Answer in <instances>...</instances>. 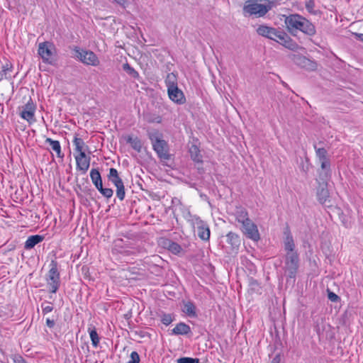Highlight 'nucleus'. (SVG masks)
I'll list each match as a JSON object with an SVG mask.
<instances>
[{
  "mask_svg": "<svg viewBox=\"0 0 363 363\" xmlns=\"http://www.w3.org/2000/svg\"><path fill=\"white\" fill-rule=\"evenodd\" d=\"M284 23L287 30L293 35H296L298 31L308 36H313L316 33L315 26L301 15L290 14L286 16Z\"/></svg>",
  "mask_w": 363,
  "mask_h": 363,
  "instance_id": "obj_1",
  "label": "nucleus"
},
{
  "mask_svg": "<svg viewBox=\"0 0 363 363\" xmlns=\"http://www.w3.org/2000/svg\"><path fill=\"white\" fill-rule=\"evenodd\" d=\"M147 135L157 156L162 160H169L168 144L164 140L162 139V135L159 131L156 130L148 131Z\"/></svg>",
  "mask_w": 363,
  "mask_h": 363,
  "instance_id": "obj_2",
  "label": "nucleus"
},
{
  "mask_svg": "<svg viewBox=\"0 0 363 363\" xmlns=\"http://www.w3.org/2000/svg\"><path fill=\"white\" fill-rule=\"evenodd\" d=\"M57 261L52 259L50 264V269L46 275L45 280L49 291L55 294L60 286V276L58 271Z\"/></svg>",
  "mask_w": 363,
  "mask_h": 363,
  "instance_id": "obj_3",
  "label": "nucleus"
},
{
  "mask_svg": "<svg viewBox=\"0 0 363 363\" xmlns=\"http://www.w3.org/2000/svg\"><path fill=\"white\" fill-rule=\"evenodd\" d=\"M271 8L269 4H261L257 0H249L245 3L243 7V11L250 16L262 17L264 16Z\"/></svg>",
  "mask_w": 363,
  "mask_h": 363,
  "instance_id": "obj_4",
  "label": "nucleus"
},
{
  "mask_svg": "<svg viewBox=\"0 0 363 363\" xmlns=\"http://www.w3.org/2000/svg\"><path fill=\"white\" fill-rule=\"evenodd\" d=\"M299 267V257L297 252L286 253L284 258V271L290 278H295Z\"/></svg>",
  "mask_w": 363,
  "mask_h": 363,
  "instance_id": "obj_5",
  "label": "nucleus"
},
{
  "mask_svg": "<svg viewBox=\"0 0 363 363\" xmlns=\"http://www.w3.org/2000/svg\"><path fill=\"white\" fill-rule=\"evenodd\" d=\"M74 51L75 52L76 57L85 65L96 67L100 63L96 55L91 50H83L75 47Z\"/></svg>",
  "mask_w": 363,
  "mask_h": 363,
  "instance_id": "obj_6",
  "label": "nucleus"
},
{
  "mask_svg": "<svg viewBox=\"0 0 363 363\" xmlns=\"http://www.w3.org/2000/svg\"><path fill=\"white\" fill-rule=\"evenodd\" d=\"M191 222L194 228L197 229L199 238L204 241L209 240L211 231L208 225L197 216H193Z\"/></svg>",
  "mask_w": 363,
  "mask_h": 363,
  "instance_id": "obj_7",
  "label": "nucleus"
},
{
  "mask_svg": "<svg viewBox=\"0 0 363 363\" xmlns=\"http://www.w3.org/2000/svg\"><path fill=\"white\" fill-rule=\"evenodd\" d=\"M313 147L315 150L316 157L320 163L321 169L325 171V175L328 176L331 172L328 151L323 147H317L316 144L313 145Z\"/></svg>",
  "mask_w": 363,
  "mask_h": 363,
  "instance_id": "obj_8",
  "label": "nucleus"
},
{
  "mask_svg": "<svg viewBox=\"0 0 363 363\" xmlns=\"http://www.w3.org/2000/svg\"><path fill=\"white\" fill-rule=\"evenodd\" d=\"M274 41L279 43L286 48L296 51L299 48L298 45L284 30H279Z\"/></svg>",
  "mask_w": 363,
  "mask_h": 363,
  "instance_id": "obj_9",
  "label": "nucleus"
},
{
  "mask_svg": "<svg viewBox=\"0 0 363 363\" xmlns=\"http://www.w3.org/2000/svg\"><path fill=\"white\" fill-rule=\"evenodd\" d=\"M242 233L250 239L258 241L260 239L259 230L256 224L251 220L246 221L241 225Z\"/></svg>",
  "mask_w": 363,
  "mask_h": 363,
  "instance_id": "obj_10",
  "label": "nucleus"
},
{
  "mask_svg": "<svg viewBox=\"0 0 363 363\" xmlns=\"http://www.w3.org/2000/svg\"><path fill=\"white\" fill-rule=\"evenodd\" d=\"M35 105L30 98L28 101L21 107V111H20L19 115L23 119L27 121L30 124H31L35 121Z\"/></svg>",
  "mask_w": 363,
  "mask_h": 363,
  "instance_id": "obj_11",
  "label": "nucleus"
},
{
  "mask_svg": "<svg viewBox=\"0 0 363 363\" xmlns=\"http://www.w3.org/2000/svg\"><path fill=\"white\" fill-rule=\"evenodd\" d=\"M54 45L50 42H44L39 44L38 54L45 63H51L53 55Z\"/></svg>",
  "mask_w": 363,
  "mask_h": 363,
  "instance_id": "obj_12",
  "label": "nucleus"
},
{
  "mask_svg": "<svg viewBox=\"0 0 363 363\" xmlns=\"http://www.w3.org/2000/svg\"><path fill=\"white\" fill-rule=\"evenodd\" d=\"M167 94L169 99L177 104L181 105L186 102L184 94L178 86L167 89Z\"/></svg>",
  "mask_w": 363,
  "mask_h": 363,
  "instance_id": "obj_13",
  "label": "nucleus"
},
{
  "mask_svg": "<svg viewBox=\"0 0 363 363\" xmlns=\"http://www.w3.org/2000/svg\"><path fill=\"white\" fill-rule=\"evenodd\" d=\"M77 168L85 173L90 166V157H87L85 152H81L75 156Z\"/></svg>",
  "mask_w": 363,
  "mask_h": 363,
  "instance_id": "obj_14",
  "label": "nucleus"
},
{
  "mask_svg": "<svg viewBox=\"0 0 363 363\" xmlns=\"http://www.w3.org/2000/svg\"><path fill=\"white\" fill-rule=\"evenodd\" d=\"M122 240H117L114 242V247L112 249L113 253H120L124 256L135 255L136 250L132 248H123L122 247Z\"/></svg>",
  "mask_w": 363,
  "mask_h": 363,
  "instance_id": "obj_15",
  "label": "nucleus"
},
{
  "mask_svg": "<svg viewBox=\"0 0 363 363\" xmlns=\"http://www.w3.org/2000/svg\"><path fill=\"white\" fill-rule=\"evenodd\" d=\"M191 160L196 163H203V157L199 147L196 143H192L189 149Z\"/></svg>",
  "mask_w": 363,
  "mask_h": 363,
  "instance_id": "obj_16",
  "label": "nucleus"
},
{
  "mask_svg": "<svg viewBox=\"0 0 363 363\" xmlns=\"http://www.w3.org/2000/svg\"><path fill=\"white\" fill-rule=\"evenodd\" d=\"M317 197L321 204H325L328 200L330 194L326 184H323L319 186L317 190Z\"/></svg>",
  "mask_w": 363,
  "mask_h": 363,
  "instance_id": "obj_17",
  "label": "nucleus"
},
{
  "mask_svg": "<svg viewBox=\"0 0 363 363\" xmlns=\"http://www.w3.org/2000/svg\"><path fill=\"white\" fill-rule=\"evenodd\" d=\"M191 333V328L184 323H179L172 330V334L175 335H184Z\"/></svg>",
  "mask_w": 363,
  "mask_h": 363,
  "instance_id": "obj_18",
  "label": "nucleus"
},
{
  "mask_svg": "<svg viewBox=\"0 0 363 363\" xmlns=\"http://www.w3.org/2000/svg\"><path fill=\"white\" fill-rule=\"evenodd\" d=\"M234 215L235 220L241 225L246 221H249V219H250L247 210L242 207L237 208Z\"/></svg>",
  "mask_w": 363,
  "mask_h": 363,
  "instance_id": "obj_19",
  "label": "nucleus"
},
{
  "mask_svg": "<svg viewBox=\"0 0 363 363\" xmlns=\"http://www.w3.org/2000/svg\"><path fill=\"white\" fill-rule=\"evenodd\" d=\"M44 239V237L43 235H31L28 238L27 240L25 242L24 247L26 250L31 249L34 247L37 244L42 242Z\"/></svg>",
  "mask_w": 363,
  "mask_h": 363,
  "instance_id": "obj_20",
  "label": "nucleus"
},
{
  "mask_svg": "<svg viewBox=\"0 0 363 363\" xmlns=\"http://www.w3.org/2000/svg\"><path fill=\"white\" fill-rule=\"evenodd\" d=\"M45 143H48L50 145L51 149L56 152L58 157H64V154L62 153L60 143L58 140H54L50 138H47Z\"/></svg>",
  "mask_w": 363,
  "mask_h": 363,
  "instance_id": "obj_21",
  "label": "nucleus"
},
{
  "mask_svg": "<svg viewBox=\"0 0 363 363\" xmlns=\"http://www.w3.org/2000/svg\"><path fill=\"white\" fill-rule=\"evenodd\" d=\"M182 311L189 317H196L197 315L196 306L191 301L184 302Z\"/></svg>",
  "mask_w": 363,
  "mask_h": 363,
  "instance_id": "obj_22",
  "label": "nucleus"
},
{
  "mask_svg": "<svg viewBox=\"0 0 363 363\" xmlns=\"http://www.w3.org/2000/svg\"><path fill=\"white\" fill-rule=\"evenodd\" d=\"M108 179L116 186L123 184L122 179L120 178V177L118 175V172L117 169L115 168H111L109 169V174L108 175Z\"/></svg>",
  "mask_w": 363,
  "mask_h": 363,
  "instance_id": "obj_23",
  "label": "nucleus"
},
{
  "mask_svg": "<svg viewBox=\"0 0 363 363\" xmlns=\"http://www.w3.org/2000/svg\"><path fill=\"white\" fill-rule=\"evenodd\" d=\"M126 142L129 143L132 148L136 150L138 152H141L142 142L138 137L128 135L126 138Z\"/></svg>",
  "mask_w": 363,
  "mask_h": 363,
  "instance_id": "obj_24",
  "label": "nucleus"
},
{
  "mask_svg": "<svg viewBox=\"0 0 363 363\" xmlns=\"http://www.w3.org/2000/svg\"><path fill=\"white\" fill-rule=\"evenodd\" d=\"M90 177L92 183L97 189L103 184L100 172L96 169H92L90 172Z\"/></svg>",
  "mask_w": 363,
  "mask_h": 363,
  "instance_id": "obj_25",
  "label": "nucleus"
},
{
  "mask_svg": "<svg viewBox=\"0 0 363 363\" xmlns=\"http://www.w3.org/2000/svg\"><path fill=\"white\" fill-rule=\"evenodd\" d=\"M295 244L292 235L289 233L286 235L284 240V249L286 253L289 252H296L294 250Z\"/></svg>",
  "mask_w": 363,
  "mask_h": 363,
  "instance_id": "obj_26",
  "label": "nucleus"
},
{
  "mask_svg": "<svg viewBox=\"0 0 363 363\" xmlns=\"http://www.w3.org/2000/svg\"><path fill=\"white\" fill-rule=\"evenodd\" d=\"M227 242L231 245L233 247H238L240 244V240L238 236L235 233L230 232L227 234Z\"/></svg>",
  "mask_w": 363,
  "mask_h": 363,
  "instance_id": "obj_27",
  "label": "nucleus"
},
{
  "mask_svg": "<svg viewBox=\"0 0 363 363\" xmlns=\"http://www.w3.org/2000/svg\"><path fill=\"white\" fill-rule=\"evenodd\" d=\"M165 84L167 89L178 86L177 76L172 72L169 73L165 79Z\"/></svg>",
  "mask_w": 363,
  "mask_h": 363,
  "instance_id": "obj_28",
  "label": "nucleus"
},
{
  "mask_svg": "<svg viewBox=\"0 0 363 363\" xmlns=\"http://www.w3.org/2000/svg\"><path fill=\"white\" fill-rule=\"evenodd\" d=\"M88 331L89 333L90 338L91 340L92 345L96 347L99 345L100 338L94 327L89 328Z\"/></svg>",
  "mask_w": 363,
  "mask_h": 363,
  "instance_id": "obj_29",
  "label": "nucleus"
},
{
  "mask_svg": "<svg viewBox=\"0 0 363 363\" xmlns=\"http://www.w3.org/2000/svg\"><path fill=\"white\" fill-rule=\"evenodd\" d=\"M274 30V28L261 25L257 28V33L263 37L268 38L271 31Z\"/></svg>",
  "mask_w": 363,
  "mask_h": 363,
  "instance_id": "obj_30",
  "label": "nucleus"
},
{
  "mask_svg": "<svg viewBox=\"0 0 363 363\" xmlns=\"http://www.w3.org/2000/svg\"><path fill=\"white\" fill-rule=\"evenodd\" d=\"M123 69L133 78L138 79L140 77L139 73L134 68L130 67L128 63L123 64Z\"/></svg>",
  "mask_w": 363,
  "mask_h": 363,
  "instance_id": "obj_31",
  "label": "nucleus"
},
{
  "mask_svg": "<svg viewBox=\"0 0 363 363\" xmlns=\"http://www.w3.org/2000/svg\"><path fill=\"white\" fill-rule=\"evenodd\" d=\"M73 143L75 146V150L78 152L79 154L81 152H85L84 150L85 143L82 138L75 137L73 140Z\"/></svg>",
  "mask_w": 363,
  "mask_h": 363,
  "instance_id": "obj_32",
  "label": "nucleus"
},
{
  "mask_svg": "<svg viewBox=\"0 0 363 363\" xmlns=\"http://www.w3.org/2000/svg\"><path fill=\"white\" fill-rule=\"evenodd\" d=\"M167 248L174 255L179 254L182 250V247L178 243L170 240L168 241Z\"/></svg>",
  "mask_w": 363,
  "mask_h": 363,
  "instance_id": "obj_33",
  "label": "nucleus"
},
{
  "mask_svg": "<svg viewBox=\"0 0 363 363\" xmlns=\"http://www.w3.org/2000/svg\"><path fill=\"white\" fill-rule=\"evenodd\" d=\"M98 191L106 199L112 197L113 191L110 188H104L103 184L97 188Z\"/></svg>",
  "mask_w": 363,
  "mask_h": 363,
  "instance_id": "obj_34",
  "label": "nucleus"
},
{
  "mask_svg": "<svg viewBox=\"0 0 363 363\" xmlns=\"http://www.w3.org/2000/svg\"><path fill=\"white\" fill-rule=\"evenodd\" d=\"M12 65L9 62H6L4 66H3V68H2V70L0 73L1 74V79H3V77L7 79L9 78V77L7 76V74L8 72H11L12 70Z\"/></svg>",
  "mask_w": 363,
  "mask_h": 363,
  "instance_id": "obj_35",
  "label": "nucleus"
},
{
  "mask_svg": "<svg viewBox=\"0 0 363 363\" xmlns=\"http://www.w3.org/2000/svg\"><path fill=\"white\" fill-rule=\"evenodd\" d=\"M116 196L121 200L123 201L125 198V187L123 184L116 186Z\"/></svg>",
  "mask_w": 363,
  "mask_h": 363,
  "instance_id": "obj_36",
  "label": "nucleus"
},
{
  "mask_svg": "<svg viewBox=\"0 0 363 363\" xmlns=\"http://www.w3.org/2000/svg\"><path fill=\"white\" fill-rule=\"evenodd\" d=\"M177 363H199L198 358L181 357L177 360Z\"/></svg>",
  "mask_w": 363,
  "mask_h": 363,
  "instance_id": "obj_37",
  "label": "nucleus"
},
{
  "mask_svg": "<svg viewBox=\"0 0 363 363\" xmlns=\"http://www.w3.org/2000/svg\"><path fill=\"white\" fill-rule=\"evenodd\" d=\"M161 321L165 325H169L172 321L173 318L171 314L164 313L161 316Z\"/></svg>",
  "mask_w": 363,
  "mask_h": 363,
  "instance_id": "obj_38",
  "label": "nucleus"
},
{
  "mask_svg": "<svg viewBox=\"0 0 363 363\" xmlns=\"http://www.w3.org/2000/svg\"><path fill=\"white\" fill-rule=\"evenodd\" d=\"M306 9L310 13L313 14H315V11L314 10L315 8V1L314 0H308L306 2Z\"/></svg>",
  "mask_w": 363,
  "mask_h": 363,
  "instance_id": "obj_39",
  "label": "nucleus"
},
{
  "mask_svg": "<svg viewBox=\"0 0 363 363\" xmlns=\"http://www.w3.org/2000/svg\"><path fill=\"white\" fill-rule=\"evenodd\" d=\"M126 363H140V357L137 352L133 351L130 354V359Z\"/></svg>",
  "mask_w": 363,
  "mask_h": 363,
  "instance_id": "obj_40",
  "label": "nucleus"
},
{
  "mask_svg": "<svg viewBox=\"0 0 363 363\" xmlns=\"http://www.w3.org/2000/svg\"><path fill=\"white\" fill-rule=\"evenodd\" d=\"M41 308H42V312L44 315L52 311V310H53V307L52 306H50V305L44 306V303H42Z\"/></svg>",
  "mask_w": 363,
  "mask_h": 363,
  "instance_id": "obj_41",
  "label": "nucleus"
},
{
  "mask_svg": "<svg viewBox=\"0 0 363 363\" xmlns=\"http://www.w3.org/2000/svg\"><path fill=\"white\" fill-rule=\"evenodd\" d=\"M13 360L14 363H26V360L19 354H15L13 357Z\"/></svg>",
  "mask_w": 363,
  "mask_h": 363,
  "instance_id": "obj_42",
  "label": "nucleus"
},
{
  "mask_svg": "<svg viewBox=\"0 0 363 363\" xmlns=\"http://www.w3.org/2000/svg\"><path fill=\"white\" fill-rule=\"evenodd\" d=\"M328 298L333 302H337L340 299V297L333 292H329Z\"/></svg>",
  "mask_w": 363,
  "mask_h": 363,
  "instance_id": "obj_43",
  "label": "nucleus"
},
{
  "mask_svg": "<svg viewBox=\"0 0 363 363\" xmlns=\"http://www.w3.org/2000/svg\"><path fill=\"white\" fill-rule=\"evenodd\" d=\"M279 29H277V28H274V30L271 31V33H270V35H269V37L267 38L273 40H275L276 37H277V35L279 33Z\"/></svg>",
  "mask_w": 363,
  "mask_h": 363,
  "instance_id": "obj_44",
  "label": "nucleus"
},
{
  "mask_svg": "<svg viewBox=\"0 0 363 363\" xmlns=\"http://www.w3.org/2000/svg\"><path fill=\"white\" fill-rule=\"evenodd\" d=\"M55 320H50V318H47L46 320V325L48 328H52L55 326Z\"/></svg>",
  "mask_w": 363,
  "mask_h": 363,
  "instance_id": "obj_45",
  "label": "nucleus"
},
{
  "mask_svg": "<svg viewBox=\"0 0 363 363\" xmlns=\"http://www.w3.org/2000/svg\"><path fill=\"white\" fill-rule=\"evenodd\" d=\"M281 362V356L280 354H276L271 361V363H280Z\"/></svg>",
  "mask_w": 363,
  "mask_h": 363,
  "instance_id": "obj_46",
  "label": "nucleus"
},
{
  "mask_svg": "<svg viewBox=\"0 0 363 363\" xmlns=\"http://www.w3.org/2000/svg\"><path fill=\"white\" fill-rule=\"evenodd\" d=\"M118 4L123 6L125 3V0H115Z\"/></svg>",
  "mask_w": 363,
  "mask_h": 363,
  "instance_id": "obj_47",
  "label": "nucleus"
},
{
  "mask_svg": "<svg viewBox=\"0 0 363 363\" xmlns=\"http://www.w3.org/2000/svg\"><path fill=\"white\" fill-rule=\"evenodd\" d=\"M359 39H360L362 41H363V34H360V35H359Z\"/></svg>",
  "mask_w": 363,
  "mask_h": 363,
  "instance_id": "obj_48",
  "label": "nucleus"
},
{
  "mask_svg": "<svg viewBox=\"0 0 363 363\" xmlns=\"http://www.w3.org/2000/svg\"><path fill=\"white\" fill-rule=\"evenodd\" d=\"M323 144V142H322V141H320V142L318 143V145H322Z\"/></svg>",
  "mask_w": 363,
  "mask_h": 363,
  "instance_id": "obj_49",
  "label": "nucleus"
}]
</instances>
